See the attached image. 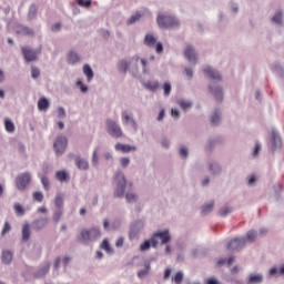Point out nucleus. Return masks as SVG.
Segmentation results:
<instances>
[{
    "mask_svg": "<svg viewBox=\"0 0 284 284\" xmlns=\"http://www.w3.org/2000/svg\"><path fill=\"white\" fill-rule=\"evenodd\" d=\"M139 64L142 65V74H148L150 69L148 68V59L141 55V53L133 54L129 60L121 59L116 63V69L122 74L130 72L134 79H141V69Z\"/></svg>",
    "mask_w": 284,
    "mask_h": 284,
    "instance_id": "f257e3e1",
    "label": "nucleus"
},
{
    "mask_svg": "<svg viewBox=\"0 0 284 284\" xmlns=\"http://www.w3.org/2000/svg\"><path fill=\"white\" fill-rule=\"evenodd\" d=\"M256 239H258V232L250 230L245 236L231 239L226 244V250H229V252H241V250H245L247 245L255 243Z\"/></svg>",
    "mask_w": 284,
    "mask_h": 284,
    "instance_id": "f03ea898",
    "label": "nucleus"
},
{
    "mask_svg": "<svg viewBox=\"0 0 284 284\" xmlns=\"http://www.w3.org/2000/svg\"><path fill=\"white\" fill-rule=\"evenodd\" d=\"M178 23L176 12L160 11L156 16V24L162 30H172V28H176Z\"/></svg>",
    "mask_w": 284,
    "mask_h": 284,
    "instance_id": "7ed1b4c3",
    "label": "nucleus"
},
{
    "mask_svg": "<svg viewBox=\"0 0 284 284\" xmlns=\"http://www.w3.org/2000/svg\"><path fill=\"white\" fill-rule=\"evenodd\" d=\"M128 178L125 176V173L122 171H116L113 174V185H114V192L113 195L115 199L123 197V194H125V190L128 187Z\"/></svg>",
    "mask_w": 284,
    "mask_h": 284,
    "instance_id": "20e7f679",
    "label": "nucleus"
},
{
    "mask_svg": "<svg viewBox=\"0 0 284 284\" xmlns=\"http://www.w3.org/2000/svg\"><path fill=\"white\" fill-rule=\"evenodd\" d=\"M101 239V227L93 226L90 229H82L79 234V241L84 245L97 243Z\"/></svg>",
    "mask_w": 284,
    "mask_h": 284,
    "instance_id": "39448f33",
    "label": "nucleus"
},
{
    "mask_svg": "<svg viewBox=\"0 0 284 284\" xmlns=\"http://www.w3.org/2000/svg\"><path fill=\"white\" fill-rule=\"evenodd\" d=\"M143 43L146 48H155V52L160 55L164 52L163 43L159 41V37L153 32H146L144 34Z\"/></svg>",
    "mask_w": 284,
    "mask_h": 284,
    "instance_id": "423d86ee",
    "label": "nucleus"
},
{
    "mask_svg": "<svg viewBox=\"0 0 284 284\" xmlns=\"http://www.w3.org/2000/svg\"><path fill=\"white\" fill-rule=\"evenodd\" d=\"M121 119L122 124L124 125V128H128L130 132H132L133 134H136V132H139V122L136 121V119H134V114H132V112L123 111L121 113Z\"/></svg>",
    "mask_w": 284,
    "mask_h": 284,
    "instance_id": "0eeeda50",
    "label": "nucleus"
},
{
    "mask_svg": "<svg viewBox=\"0 0 284 284\" xmlns=\"http://www.w3.org/2000/svg\"><path fill=\"white\" fill-rule=\"evenodd\" d=\"M169 241H172L170 231L163 230V231L156 232L155 234L152 235L151 245H152V247H158L160 242L162 245H168Z\"/></svg>",
    "mask_w": 284,
    "mask_h": 284,
    "instance_id": "6e6552de",
    "label": "nucleus"
},
{
    "mask_svg": "<svg viewBox=\"0 0 284 284\" xmlns=\"http://www.w3.org/2000/svg\"><path fill=\"white\" fill-rule=\"evenodd\" d=\"M105 130L108 134L112 136V139H121V136H123L121 125H119V123H116L114 120H106Z\"/></svg>",
    "mask_w": 284,
    "mask_h": 284,
    "instance_id": "1a4fd4ad",
    "label": "nucleus"
},
{
    "mask_svg": "<svg viewBox=\"0 0 284 284\" xmlns=\"http://www.w3.org/2000/svg\"><path fill=\"white\" fill-rule=\"evenodd\" d=\"M68 150V138L64 135L57 136L53 142V152L55 156H63Z\"/></svg>",
    "mask_w": 284,
    "mask_h": 284,
    "instance_id": "9d476101",
    "label": "nucleus"
},
{
    "mask_svg": "<svg viewBox=\"0 0 284 284\" xmlns=\"http://www.w3.org/2000/svg\"><path fill=\"white\" fill-rule=\"evenodd\" d=\"M203 74L212 81L211 83H220V81H223V77L221 75V72L216 70L213 67L205 65L203 68Z\"/></svg>",
    "mask_w": 284,
    "mask_h": 284,
    "instance_id": "9b49d317",
    "label": "nucleus"
},
{
    "mask_svg": "<svg viewBox=\"0 0 284 284\" xmlns=\"http://www.w3.org/2000/svg\"><path fill=\"white\" fill-rule=\"evenodd\" d=\"M31 181L32 174L30 172L19 174L16 180L17 189L20 190V192H23L28 187V185H30Z\"/></svg>",
    "mask_w": 284,
    "mask_h": 284,
    "instance_id": "f8f14e48",
    "label": "nucleus"
},
{
    "mask_svg": "<svg viewBox=\"0 0 284 284\" xmlns=\"http://www.w3.org/2000/svg\"><path fill=\"white\" fill-rule=\"evenodd\" d=\"M184 59L187 60L190 65H196L199 63V53L196 52V49H194L193 45L187 44L184 49Z\"/></svg>",
    "mask_w": 284,
    "mask_h": 284,
    "instance_id": "ddd939ff",
    "label": "nucleus"
},
{
    "mask_svg": "<svg viewBox=\"0 0 284 284\" xmlns=\"http://www.w3.org/2000/svg\"><path fill=\"white\" fill-rule=\"evenodd\" d=\"M283 148V139H281V133L276 129H272V138H271V150L272 152H276V150H281Z\"/></svg>",
    "mask_w": 284,
    "mask_h": 284,
    "instance_id": "4468645a",
    "label": "nucleus"
},
{
    "mask_svg": "<svg viewBox=\"0 0 284 284\" xmlns=\"http://www.w3.org/2000/svg\"><path fill=\"white\" fill-rule=\"evenodd\" d=\"M73 89L80 94H90V85L85 83V79L77 78L73 83Z\"/></svg>",
    "mask_w": 284,
    "mask_h": 284,
    "instance_id": "2eb2a0df",
    "label": "nucleus"
},
{
    "mask_svg": "<svg viewBox=\"0 0 284 284\" xmlns=\"http://www.w3.org/2000/svg\"><path fill=\"white\" fill-rule=\"evenodd\" d=\"M206 165L212 176H221L223 174V166L216 160H209Z\"/></svg>",
    "mask_w": 284,
    "mask_h": 284,
    "instance_id": "dca6fc26",
    "label": "nucleus"
},
{
    "mask_svg": "<svg viewBox=\"0 0 284 284\" xmlns=\"http://www.w3.org/2000/svg\"><path fill=\"white\" fill-rule=\"evenodd\" d=\"M211 94H213L215 101H223V87L219 82H211L209 85Z\"/></svg>",
    "mask_w": 284,
    "mask_h": 284,
    "instance_id": "f3484780",
    "label": "nucleus"
},
{
    "mask_svg": "<svg viewBox=\"0 0 284 284\" xmlns=\"http://www.w3.org/2000/svg\"><path fill=\"white\" fill-rule=\"evenodd\" d=\"M65 61L68 65H79L81 63V54L74 50H70L67 52Z\"/></svg>",
    "mask_w": 284,
    "mask_h": 284,
    "instance_id": "a211bd4d",
    "label": "nucleus"
},
{
    "mask_svg": "<svg viewBox=\"0 0 284 284\" xmlns=\"http://www.w3.org/2000/svg\"><path fill=\"white\" fill-rule=\"evenodd\" d=\"M115 152H122L123 154H130V152H136L139 149L136 145L132 144H124L121 142H118L114 144Z\"/></svg>",
    "mask_w": 284,
    "mask_h": 284,
    "instance_id": "6ab92c4d",
    "label": "nucleus"
},
{
    "mask_svg": "<svg viewBox=\"0 0 284 284\" xmlns=\"http://www.w3.org/2000/svg\"><path fill=\"white\" fill-rule=\"evenodd\" d=\"M99 248L102 250V252H105L109 256H114V246H112L110 239L104 237L99 244Z\"/></svg>",
    "mask_w": 284,
    "mask_h": 284,
    "instance_id": "aec40b11",
    "label": "nucleus"
},
{
    "mask_svg": "<svg viewBox=\"0 0 284 284\" xmlns=\"http://www.w3.org/2000/svg\"><path fill=\"white\" fill-rule=\"evenodd\" d=\"M22 54L24 57V61L27 63H30L31 61H37V55L39 54V52L37 50L24 47L22 48Z\"/></svg>",
    "mask_w": 284,
    "mask_h": 284,
    "instance_id": "412c9836",
    "label": "nucleus"
},
{
    "mask_svg": "<svg viewBox=\"0 0 284 284\" xmlns=\"http://www.w3.org/2000/svg\"><path fill=\"white\" fill-rule=\"evenodd\" d=\"M265 281L263 273H250L246 277V284H262Z\"/></svg>",
    "mask_w": 284,
    "mask_h": 284,
    "instance_id": "4be33fe9",
    "label": "nucleus"
},
{
    "mask_svg": "<svg viewBox=\"0 0 284 284\" xmlns=\"http://www.w3.org/2000/svg\"><path fill=\"white\" fill-rule=\"evenodd\" d=\"M271 23L273 26H278L280 28H283L284 24V11L282 9H277L273 17L271 18Z\"/></svg>",
    "mask_w": 284,
    "mask_h": 284,
    "instance_id": "5701e85b",
    "label": "nucleus"
},
{
    "mask_svg": "<svg viewBox=\"0 0 284 284\" xmlns=\"http://www.w3.org/2000/svg\"><path fill=\"white\" fill-rule=\"evenodd\" d=\"M13 30L17 34H22V37H34V30L23 24H16Z\"/></svg>",
    "mask_w": 284,
    "mask_h": 284,
    "instance_id": "b1692460",
    "label": "nucleus"
},
{
    "mask_svg": "<svg viewBox=\"0 0 284 284\" xmlns=\"http://www.w3.org/2000/svg\"><path fill=\"white\" fill-rule=\"evenodd\" d=\"M214 205H216L214 200H210L207 203H204L201 207V216H207L209 214H212V212H214Z\"/></svg>",
    "mask_w": 284,
    "mask_h": 284,
    "instance_id": "393cba45",
    "label": "nucleus"
},
{
    "mask_svg": "<svg viewBox=\"0 0 284 284\" xmlns=\"http://www.w3.org/2000/svg\"><path fill=\"white\" fill-rule=\"evenodd\" d=\"M210 121H211V125H213L214 128H216V125H221V121H222L221 109L219 108L214 109V111L210 116Z\"/></svg>",
    "mask_w": 284,
    "mask_h": 284,
    "instance_id": "a878e982",
    "label": "nucleus"
},
{
    "mask_svg": "<svg viewBox=\"0 0 284 284\" xmlns=\"http://www.w3.org/2000/svg\"><path fill=\"white\" fill-rule=\"evenodd\" d=\"M123 196L125 197L126 203H130V205H134L141 202V197H139L136 192L133 191L124 193Z\"/></svg>",
    "mask_w": 284,
    "mask_h": 284,
    "instance_id": "bb28decb",
    "label": "nucleus"
},
{
    "mask_svg": "<svg viewBox=\"0 0 284 284\" xmlns=\"http://www.w3.org/2000/svg\"><path fill=\"white\" fill-rule=\"evenodd\" d=\"M37 108L39 112H48V110H50V99L41 97L38 100Z\"/></svg>",
    "mask_w": 284,
    "mask_h": 284,
    "instance_id": "cd10ccee",
    "label": "nucleus"
},
{
    "mask_svg": "<svg viewBox=\"0 0 284 284\" xmlns=\"http://www.w3.org/2000/svg\"><path fill=\"white\" fill-rule=\"evenodd\" d=\"M48 223H50V220L47 216H44V217L36 220L32 223V227L37 232H41V230H43V227H45V225H48Z\"/></svg>",
    "mask_w": 284,
    "mask_h": 284,
    "instance_id": "c85d7f7f",
    "label": "nucleus"
},
{
    "mask_svg": "<svg viewBox=\"0 0 284 284\" xmlns=\"http://www.w3.org/2000/svg\"><path fill=\"white\" fill-rule=\"evenodd\" d=\"M75 165L78 170H81L82 172H88V170H90V162L85 158H77Z\"/></svg>",
    "mask_w": 284,
    "mask_h": 284,
    "instance_id": "c756f323",
    "label": "nucleus"
},
{
    "mask_svg": "<svg viewBox=\"0 0 284 284\" xmlns=\"http://www.w3.org/2000/svg\"><path fill=\"white\" fill-rule=\"evenodd\" d=\"M82 73L84 74L88 83H92V79H94V70H92V67H90V64H83Z\"/></svg>",
    "mask_w": 284,
    "mask_h": 284,
    "instance_id": "7c9ffc66",
    "label": "nucleus"
},
{
    "mask_svg": "<svg viewBox=\"0 0 284 284\" xmlns=\"http://www.w3.org/2000/svg\"><path fill=\"white\" fill-rule=\"evenodd\" d=\"M142 85L145 90H149V92H156V90H159V81L156 80L144 81Z\"/></svg>",
    "mask_w": 284,
    "mask_h": 284,
    "instance_id": "2f4dec72",
    "label": "nucleus"
},
{
    "mask_svg": "<svg viewBox=\"0 0 284 284\" xmlns=\"http://www.w3.org/2000/svg\"><path fill=\"white\" fill-rule=\"evenodd\" d=\"M271 70L273 72V74H275L276 77H278L280 79L284 78V68L281 64V62H274L271 67Z\"/></svg>",
    "mask_w": 284,
    "mask_h": 284,
    "instance_id": "473e14b6",
    "label": "nucleus"
},
{
    "mask_svg": "<svg viewBox=\"0 0 284 284\" xmlns=\"http://www.w3.org/2000/svg\"><path fill=\"white\" fill-rule=\"evenodd\" d=\"M65 195H63V193H57L53 200L54 206L57 207V210H63L65 203Z\"/></svg>",
    "mask_w": 284,
    "mask_h": 284,
    "instance_id": "72a5a7b5",
    "label": "nucleus"
},
{
    "mask_svg": "<svg viewBox=\"0 0 284 284\" xmlns=\"http://www.w3.org/2000/svg\"><path fill=\"white\" fill-rule=\"evenodd\" d=\"M150 270H152V266H151L150 262H145L143 264V268H141L136 273L138 278H145L146 276H149L150 275Z\"/></svg>",
    "mask_w": 284,
    "mask_h": 284,
    "instance_id": "f704fd0d",
    "label": "nucleus"
},
{
    "mask_svg": "<svg viewBox=\"0 0 284 284\" xmlns=\"http://www.w3.org/2000/svg\"><path fill=\"white\" fill-rule=\"evenodd\" d=\"M179 105L183 112H190L191 108H194V102L192 100L187 99H180L179 100Z\"/></svg>",
    "mask_w": 284,
    "mask_h": 284,
    "instance_id": "c9c22d12",
    "label": "nucleus"
},
{
    "mask_svg": "<svg viewBox=\"0 0 284 284\" xmlns=\"http://www.w3.org/2000/svg\"><path fill=\"white\" fill-rule=\"evenodd\" d=\"M55 179L60 181V183H68V181H70V173L65 170L57 171Z\"/></svg>",
    "mask_w": 284,
    "mask_h": 284,
    "instance_id": "e433bc0d",
    "label": "nucleus"
},
{
    "mask_svg": "<svg viewBox=\"0 0 284 284\" xmlns=\"http://www.w3.org/2000/svg\"><path fill=\"white\" fill-rule=\"evenodd\" d=\"M12 257H13L12 251H8V250L2 251L1 261H2L3 265H11Z\"/></svg>",
    "mask_w": 284,
    "mask_h": 284,
    "instance_id": "4c0bfd02",
    "label": "nucleus"
},
{
    "mask_svg": "<svg viewBox=\"0 0 284 284\" xmlns=\"http://www.w3.org/2000/svg\"><path fill=\"white\" fill-rule=\"evenodd\" d=\"M182 74L185 77L186 81H192V79H194V65L185 67Z\"/></svg>",
    "mask_w": 284,
    "mask_h": 284,
    "instance_id": "58836bf2",
    "label": "nucleus"
},
{
    "mask_svg": "<svg viewBox=\"0 0 284 284\" xmlns=\"http://www.w3.org/2000/svg\"><path fill=\"white\" fill-rule=\"evenodd\" d=\"M119 168L122 170H128L129 165L132 163L130 156H120L118 159Z\"/></svg>",
    "mask_w": 284,
    "mask_h": 284,
    "instance_id": "ea45409f",
    "label": "nucleus"
},
{
    "mask_svg": "<svg viewBox=\"0 0 284 284\" xmlns=\"http://www.w3.org/2000/svg\"><path fill=\"white\" fill-rule=\"evenodd\" d=\"M37 12H38V8L36 7V4H31L29 7L28 13H27V19L29 21H34V19H37Z\"/></svg>",
    "mask_w": 284,
    "mask_h": 284,
    "instance_id": "a19ab883",
    "label": "nucleus"
},
{
    "mask_svg": "<svg viewBox=\"0 0 284 284\" xmlns=\"http://www.w3.org/2000/svg\"><path fill=\"white\" fill-rule=\"evenodd\" d=\"M232 212H234V207H232V206H222L219 210V216H221L222 219H225V216H230V214H232Z\"/></svg>",
    "mask_w": 284,
    "mask_h": 284,
    "instance_id": "79ce46f5",
    "label": "nucleus"
},
{
    "mask_svg": "<svg viewBox=\"0 0 284 284\" xmlns=\"http://www.w3.org/2000/svg\"><path fill=\"white\" fill-rule=\"evenodd\" d=\"M141 19H143V12L138 11V12L133 13V14L128 19V23H129V26H132L133 23H136L138 21H141Z\"/></svg>",
    "mask_w": 284,
    "mask_h": 284,
    "instance_id": "37998d69",
    "label": "nucleus"
},
{
    "mask_svg": "<svg viewBox=\"0 0 284 284\" xmlns=\"http://www.w3.org/2000/svg\"><path fill=\"white\" fill-rule=\"evenodd\" d=\"M68 116V113L65 112V109L63 106H58L55 110V119L57 121H63Z\"/></svg>",
    "mask_w": 284,
    "mask_h": 284,
    "instance_id": "c03bdc74",
    "label": "nucleus"
},
{
    "mask_svg": "<svg viewBox=\"0 0 284 284\" xmlns=\"http://www.w3.org/2000/svg\"><path fill=\"white\" fill-rule=\"evenodd\" d=\"M13 210H14V213L17 214V216H26V207H23V205H21V203H16L13 205Z\"/></svg>",
    "mask_w": 284,
    "mask_h": 284,
    "instance_id": "a18cd8bd",
    "label": "nucleus"
},
{
    "mask_svg": "<svg viewBox=\"0 0 284 284\" xmlns=\"http://www.w3.org/2000/svg\"><path fill=\"white\" fill-rule=\"evenodd\" d=\"M30 252H31V254H33V256H39L41 254V244L31 243Z\"/></svg>",
    "mask_w": 284,
    "mask_h": 284,
    "instance_id": "49530a36",
    "label": "nucleus"
},
{
    "mask_svg": "<svg viewBox=\"0 0 284 284\" xmlns=\"http://www.w3.org/2000/svg\"><path fill=\"white\" fill-rule=\"evenodd\" d=\"M262 149H263V145L261 144V142H255V145L252 151V158L258 159Z\"/></svg>",
    "mask_w": 284,
    "mask_h": 284,
    "instance_id": "de8ad7c7",
    "label": "nucleus"
},
{
    "mask_svg": "<svg viewBox=\"0 0 284 284\" xmlns=\"http://www.w3.org/2000/svg\"><path fill=\"white\" fill-rule=\"evenodd\" d=\"M22 240L30 241V224L22 225Z\"/></svg>",
    "mask_w": 284,
    "mask_h": 284,
    "instance_id": "09e8293b",
    "label": "nucleus"
},
{
    "mask_svg": "<svg viewBox=\"0 0 284 284\" xmlns=\"http://www.w3.org/2000/svg\"><path fill=\"white\" fill-rule=\"evenodd\" d=\"M273 191L275 194V199L278 201V199H281V194H283V185L281 183L274 184Z\"/></svg>",
    "mask_w": 284,
    "mask_h": 284,
    "instance_id": "8fccbe9b",
    "label": "nucleus"
},
{
    "mask_svg": "<svg viewBox=\"0 0 284 284\" xmlns=\"http://www.w3.org/2000/svg\"><path fill=\"white\" fill-rule=\"evenodd\" d=\"M162 90H163V94L164 97H170V94H172V83L170 82H164L162 84Z\"/></svg>",
    "mask_w": 284,
    "mask_h": 284,
    "instance_id": "3c124183",
    "label": "nucleus"
},
{
    "mask_svg": "<svg viewBox=\"0 0 284 284\" xmlns=\"http://www.w3.org/2000/svg\"><path fill=\"white\" fill-rule=\"evenodd\" d=\"M187 156H190V149L187 146H181L180 148V159H182V161L187 160Z\"/></svg>",
    "mask_w": 284,
    "mask_h": 284,
    "instance_id": "603ef678",
    "label": "nucleus"
},
{
    "mask_svg": "<svg viewBox=\"0 0 284 284\" xmlns=\"http://www.w3.org/2000/svg\"><path fill=\"white\" fill-rule=\"evenodd\" d=\"M152 247V239L144 241L140 244V252H148Z\"/></svg>",
    "mask_w": 284,
    "mask_h": 284,
    "instance_id": "864d4df0",
    "label": "nucleus"
},
{
    "mask_svg": "<svg viewBox=\"0 0 284 284\" xmlns=\"http://www.w3.org/2000/svg\"><path fill=\"white\" fill-rule=\"evenodd\" d=\"M91 163L93 168L99 165V150L94 149L92 152Z\"/></svg>",
    "mask_w": 284,
    "mask_h": 284,
    "instance_id": "5fc2aeb1",
    "label": "nucleus"
},
{
    "mask_svg": "<svg viewBox=\"0 0 284 284\" xmlns=\"http://www.w3.org/2000/svg\"><path fill=\"white\" fill-rule=\"evenodd\" d=\"M4 128L10 133L14 132V123L12 122V120L6 118L4 119Z\"/></svg>",
    "mask_w": 284,
    "mask_h": 284,
    "instance_id": "6e6d98bb",
    "label": "nucleus"
},
{
    "mask_svg": "<svg viewBox=\"0 0 284 284\" xmlns=\"http://www.w3.org/2000/svg\"><path fill=\"white\" fill-rule=\"evenodd\" d=\"M50 272V263L44 264L37 273V276H45V273Z\"/></svg>",
    "mask_w": 284,
    "mask_h": 284,
    "instance_id": "4d7b16f0",
    "label": "nucleus"
},
{
    "mask_svg": "<svg viewBox=\"0 0 284 284\" xmlns=\"http://www.w3.org/2000/svg\"><path fill=\"white\" fill-rule=\"evenodd\" d=\"M75 3L80 6V8H90L92 6V0H75Z\"/></svg>",
    "mask_w": 284,
    "mask_h": 284,
    "instance_id": "13d9d810",
    "label": "nucleus"
},
{
    "mask_svg": "<svg viewBox=\"0 0 284 284\" xmlns=\"http://www.w3.org/2000/svg\"><path fill=\"white\" fill-rule=\"evenodd\" d=\"M40 181L44 190H50V180L48 179V176L41 175Z\"/></svg>",
    "mask_w": 284,
    "mask_h": 284,
    "instance_id": "bf43d9fd",
    "label": "nucleus"
},
{
    "mask_svg": "<svg viewBox=\"0 0 284 284\" xmlns=\"http://www.w3.org/2000/svg\"><path fill=\"white\" fill-rule=\"evenodd\" d=\"M39 77H41V71L39 70V68L32 67L31 68V79L37 81V79H39Z\"/></svg>",
    "mask_w": 284,
    "mask_h": 284,
    "instance_id": "052dcab7",
    "label": "nucleus"
},
{
    "mask_svg": "<svg viewBox=\"0 0 284 284\" xmlns=\"http://www.w3.org/2000/svg\"><path fill=\"white\" fill-rule=\"evenodd\" d=\"M12 230V226L9 222H4L3 227L1 230V236H6V234H10V231Z\"/></svg>",
    "mask_w": 284,
    "mask_h": 284,
    "instance_id": "680f3d73",
    "label": "nucleus"
},
{
    "mask_svg": "<svg viewBox=\"0 0 284 284\" xmlns=\"http://www.w3.org/2000/svg\"><path fill=\"white\" fill-rule=\"evenodd\" d=\"M230 10L231 14H233V17H236V14H239V3L230 2Z\"/></svg>",
    "mask_w": 284,
    "mask_h": 284,
    "instance_id": "e2e57ef3",
    "label": "nucleus"
},
{
    "mask_svg": "<svg viewBox=\"0 0 284 284\" xmlns=\"http://www.w3.org/2000/svg\"><path fill=\"white\" fill-rule=\"evenodd\" d=\"M62 28H63V24H61V22H54L51 26L50 30H51V32L57 33V32H61Z\"/></svg>",
    "mask_w": 284,
    "mask_h": 284,
    "instance_id": "0e129e2a",
    "label": "nucleus"
},
{
    "mask_svg": "<svg viewBox=\"0 0 284 284\" xmlns=\"http://www.w3.org/2000/svg\"><path fill=\"white\" fill-rule=\"evenodd\" d=\"M33 201L41 203L43 201V192L41 191L33 192Z\"/></svg>",
    "mask_w": 284,
    "mask_h": 284,
    "instance_id": "69168bd1",
    "label": "nucleus"
},
{
    "mask_svg": "<svg viewBox=\"0 0 284 284\" xmlns=\"http://www.w3.org/2000/svg\"><path fill=\"white\" fill-rule=\"evenodd\" d=\"M62 214H63V210H57L55 211V213L53 214V221L55 222V223H59V221H61V216H62Z\"/></svg>",
    "mask_w": 284,
    "mask_h": 284,
    "instance_id": "338daca9",
    "label": "nucleus"
},
{
    "mask_svg": "<svg viewBox=\"0 0 284 284\" xmlns=\"http://www.w3.org/2000/svg\"><path fill=\"white\" fill-rule=\"evenodd\" d=\"M103 159L104 161H114V153L110 152V151H106L103 153Z\"/></svg>",
    "mask_w": 284,
    "mask_h": 284,
    "instance_id": "774afa93",
    "label": "nucleus"
}]
</instances>
